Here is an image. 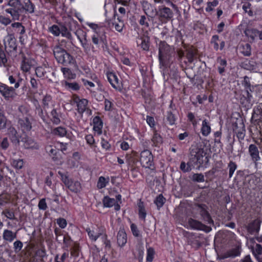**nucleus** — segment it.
I'll return each instance as SVG.
<instances>
[{"mask_svg": "<svg viewBox=\"0 0 262 262\" xmlns=\"http://www.w3.org/2000/svg\"><path fill=\"white\" fill-rule=\"evenodd\" d=\"M30 65L26 61V58H24L21 64V69L23 70L25 72H28L30 69Z\"/></svg>", "mask_w": 262, "mask_h": 262, "instance_id": "680f3d73", "label": "nucleus"}, {"mask_svg": "<svg viewBox=\"0 0 262 262\" xmlns=\"http://www.w3.org/2000/svg\"><path fill=\"white\" fill-rule=\"evenodd\" d=\"M141 48L145 51H148L149 48L148 38H143L141 43Z\"/></svg>", "mask_w": 262, "mask_h": 262, "instance_id": "603ef678", "label": "nucleus"}, {"mask_svg": "<svg viewBox=\"0 0 262 262\" xmlns=\"http://www.w3.org/2000/svg\"><path fill=\"white\" fill-rule=\"evenodd\" d=\"M260 220H254L247 226V230L251 234H257L260 229Z\"/></svg>", "mask_w": 262, "mask_h": 262, "instance_id": "f8f14e48", "label": "nucleus"}, {"mask_svg": "<svg viewBox=\"0 0 262 262\" xmlns=\"http://www.w3.org/2000/svg\"><path fill=\"white\" fill-rule=\"evenodd\" d=\"M191 179L192 181L194 182H203L205 181V178L204 175L202 173H194Z\"/></svg>", "mask_w": 262, "mask_h": 262, "instance_id": "c9c22d12", "label": "nucleus"}, {"mask_svg": "<svg viewBox=\"0 0 262 262\" xmlns=\"http://www.w3.org/2000/svg\"><path fill=\"white\" fill-rule=\"evenodd\" d=\"M253 91L252 93H250L248 90H247V101H249V103L252 104V103L254 101V98L257 96V92L255 87H252Z\"/></svg>", "mask_w": 262, "mask_h": 262, "instance_id": "a878e982", "label": "nucleus"}, {"mask_svg": "<svg viewBox=\"0 0 262 262\" xmlns=\"http://www.w3.org/2000/svg\"><path fill=\"white\" fill-rule=\"evenodd\" d=\"M228 167L229 168V178H231L236 168V165L235 163L231 161L228 164Z\"/></svg>", "mask_w": 262, "mask_h": 262, "instance_id": "09e8293b", "label": "nucleus"}, {"mask_svg": "<svg viewBox=\"0 0 262 262\" xmlns=\"http://www.w3.org/2000/svg\"><path fill=\"white\" fill-rule=\"evenodd\" d=\"M190 160L193 162L195 165L199 164V167L203 165L204 162L203 158L205 157L206 163H208L209 159L206 156V152H205L203 148L194 147L190 150Z\"/></svg>", "mask_w": 262, "mask_h": 262, "instance_id": "7ed1b4c3", "label": "nucleus"}, {"mask_svg": "<svg viewBox=\"0 0 262 262\" xmlns=\"http://www.w3.org/2000/svg\"><path fill=\"white\" fill-rule=\"evenodd\" d=\"M10 139L12 142L15 145L19 144L20 140L16 130L14 128L10 129Z\"/></svg>", "mask_w": 262, "mask_h": 262, "instance_id": "393cba45", "label": "nucleus"}, {"mask_svg": "<svg viewBox=\"0 0 262 262\" xmlns=\"http://www.w3.org/2000/svg\"><path fill=\"white\" fill-rule=\"evenodd\" d=\"M73 102L76 103L77 107L78 112L82 114L86 110L88 101L85 99H80L77 96H74Z\"/></svg>", "mask_w": 262, "mask_h": 262, "instance_id": "ddd939ff", "label": "nucleus"}, {"mask_svg": "<svg viewBox=\"0 0 262 262\" xmlns=\"http://www.w3.org/2000/svg\"><path fill=\"white\" fill-rule=\"evenodd\" d=\"M58 173L59 175L61 177V179L62 182L68 188H69V186L70 185L72 182V180L70 179L68 177L64 174L61 171H58Z\"/></svg>", "mask_w": 262, "mask_h": 262, "instance_id": "e433bc0d", "label": "nucleus"}, {"mask_svg": "<svg viewBox=\"0 0 262 262\" xmlns=\"http://www.w3.org/2000/svg\"><path fill=\"white\" fill-rule=\"evenodd\" d=\"M51 97L49 95H46L42 99L43 102V109L47 112V109L49 108V102L51 100Z\"/></svg>", "mask_w": 262, "mask_h": 262, "instance_id": "79ce46f5", "label": "nucleus"}, {"mask_svg": "<svg viewBox=\"0 0 262 262\" xmlns=\"http://www.w3.org/2000/svg\"><path fill=\"white\" fill-rule=\"evenodd\" d=\"M18 122L24 132L29 131L32 128L31 123L28 118L19 119Z\"/></svg>", "mask_w": 262, "mask_h": 262, "instance_id": "6ab92c4d", "label": "nucleus"}, {"mask_svg": "<svg viewBox=\"0 0 262 262\" xmlns=\"http://www.w3.org/2000/svg\"><path fill=\"white\" fill-rule=\"evenodd\" d=\"M3 237L5 241L11 242L16 237V232L14 233L11 230L6 229L4 231Z\"/></svg>", "mask_w": 262, "mask_h": 262, "instance_id": "aec40b11", "label": "nucleus"}, {"mask_svg": "<svg viewBox=\"0 0 262 262\" xmlns=\"http://www.w3.org/2000/svg\"><path fill=\"white\" fill-rule=\"evenodd\" d=\"M97 186L99 189H101L105 187L106 180L104 177H100L99 178Z\"/></svg>", "mask_w": 262, "mask_h": 262, "instance_id": "8fccbe9b", "label": "nucleus"}, {"mask_svg": "<svg viewBox=\"0 0 262 262\" xmlns=\"http://www.w3.org/2000/svg\"><path fill=\"white\" fill-rule=\"evenodd\" d=\"M219 3L218 1L214 0L212 2L207 3V7L206 8V11H211L213 10L212 7H215Z\"/></svg>", "mask_w": 262, "mask_h": 262, "instance_id": "4d7b16f0", "label": "nucleus"}, {"mask_svg": "<svg viewBox=\"0 0 262 262\" xmlns=\"http://www.w3.org/2000/svg\"><path fill=\"white\" fill-rule=\"evenodd\" d=\"M14 248L15 252H19L23 247V243L20 241H17L14 243Z\"/></svg>", "mask_w": 262, "mask_h": 262, "instance_id": "e2e57ef3", "label": "nucleus"}, {"mask_svg": "<svg viewBox=\"0 0 262 262\" xmlns=\"http://www.w3.org/2000/svg\"><path fill=\"white\" fill-rule=\"evenodd\" d=\"M140 161L143 167L151 168L153 165V156L149 150H144L140 154Z\"/></svg>", "mask_w": 262, "mask_h": 262, "instance_id": "423d86ee", "label": "nucleus"}, {"mask_svg": "<svg viewBox=\"0 0 262 262\" xmlns=\"http://www.w3.org/2000/svg\"><path fill=\"white\" fill-rule=\"evenodd\" d=\"M107 77L108 81L112 86L117 89L118 87V79L117 76L113 73H110L107 74Z\"/></svg>", "mask_w": 262, "mask_h": 262, "instance_id": "5701e85b", "label": "nucleus"}, {"mask_svg": "<svg viewBox=\"0 0 262 262\" xmlns=\"http://www.w3.org/2000/svg\"><path fill=\"white\" fill-rule=\"evenodd\" d=\"M154 254L155 251L154 249L152 248H149L147 249V261H151L153 259Z\"/></svg>", "mask_w": 262, "mask_h": 262, "instance_id": "3c124183", "label": "nucleus"}, {"mask_svg": "<svg viewBox=\"0 0 262 262\" xmlns=\"http://www.w3.org/2000/svg\"><path fill=\"white\" fill-rule=\"evenodd\" d=\"M21 81V79L17 81L14 85V88L10 87L5 84L0 83V93L6 100L10 101L14 99L17 95L15 89L19 86V81Z\"/></svg>", "mask_w": 262, "mask_h": 262, "instance_id": "20e7f679", "label": "nucleus"}, {"mask_svg": "<svg viewBox=\"0 0 262 262\" xmlns=\"http://www.w3.org/2000/svg\"><path fill=\"white\" fill-rule=\"evenodd\" d=\"M219 39V36L217 35H214L212 37L211 43L213 45L214 48L217 50L219 49V45L217 42V40Z\"/></svg>", "mask_w": 262, "mask_h": 262, "instance_id": "0e129e2a", "label": "nucleus"}, {"mask_svg": "<svg viewBox=\"0 0 262 262\" xmlns=\"http://www.w3.org/2000/svg\"><path fill=\"white\" fill-rule=\"evenodd\" d=\"M259 34V31L256 29H247V37H248V40L249 42H252L254 40L255 37H256Z\"/></svg>", "mask_w": 262, "mask_h": 262, "instance_id": "b1692460", "label": "nucleus"}, {"mask_svg": "<svg viewBox=\"0 0 262 262\" xmlns=\"http://www.w3.org/2000/svg\"><path fill=\"white\" fill-rule=\"evenodd\" d=\"M241 253V247L239 245L229 250L227 252L220 255L221 259H225L228 257H234L238 256Z\"/></svg>", "mask_w": 262, "mask_h": 262, "instance_id": "4468645a", "label": "nucleus"}, {"mask_svg": "<svg viewBox=\"0 0 262 262\" xmlns=\"http://www.w3.org/2000/svg\"><path fill=\"white\" fill-rule=\"evenodd\" d=\"M23 4L22 12L25 10L30 13L34 12V5L30 0H21Z\"/></svg>", "mask_w": 262, "mask_h": 262, "instance_id": "a211bd4d", "label": "nucleus"}, {"mask_svg": "<svg viewBox=\"0 0 262 262\" xmlns=\"http://www.w3.org/2000/svg\"><path fill=\"white\" fill-rule=\"evenodd\" d=\"M38 206L40 210H45L47 208V205L46 202V199H41L38 203Z\"/></svg>", "mask_w": 262, "mask_h": 262, "instance_id": "13d9d810", "label": "nucleus"}, {"mask_svg": "<svg viewBox=\"0 0 262 262\" xmlns=\"http://www.w3.org/2000/svg\"><path fill=\"white\" fill-rule=\"evenodd\" d=\"M172 49L165 41H161L159 45V60L160 68L167 67L170 63Z\"/></svg>", "mask_w": 262, "mask_h": 262, "instance_id": "f257e3e1", "label": "nucleus"}, {"mask_svg": "<svg viewBox=\"0 0 262 262\" xmlns=\"http://www.w3.org/2000/svg\"><path fill=\"white\" fill-rule=\"evenodd\" d=\"M35 73L37 77L41 78L45 76L46 71L43 68L39 67L36 68Z\"/></svg>", "mask_w": 262, "mask_h": 262, "instance_id": "a18cd8bd", "label": "nucleus"}, {"mask_svg": "<svg viewBox=\"0 0 262 262\" xmlns=\"http://www.w3.org/2000/svg\"><path fill=\"white\" fill-rule=\"evenodd\" d=\"M144 11L146 15L148 16L153 17L156 15H158V11H157L156 9L150 4L145 6Z\"/></svg>", "mask_w": 262, "mask_h": 262, "instance_id": "412c9836", "label": "nucleus"}, {"mask_svg": "<svg viewBox=\"0 0 262 262\" xmlns=\"http://www.w3.org/2000/svg\"><path fill=\"white\" fill-rule=\"evenodd\" d=\"M127 242V235L124 229H120L117 234V243L123 247Z\"/></svg>", "mask_w": 262, "mask_h": 262, "instance_id": "f3484780", "label": "nucleus"}, {"mask_svg": "<svg viewBox=\"0 0 262 262\" xmlns=\"http://www.w3.org/2000/svg\"><path fill=\"white\" fill-rule=\"evenodd\" d=\"M111 24L112 25V26H115V29L118 32H121L122 30L123 27L124 26L123 23L120 20L119 23H117L116 22H112V21L110 20L108 22V25L110 27H111Z\"/></svg>", "mask_w": 262, "mask_h": 262, "instance_id": "4c0bfd02", "label": "nucleus"}, {"mask_svg": "<svg viewBox=\"0 0 262 262\" xmlns=\"http://www.w3.org/2000/svg\"><path fill=\"white\" fill-rule=\"evenodd\" d=\"M86 231L88 232L89 237L93 241H96L102 234L101 233L96 232L94 230H91L90 228H87Z\"/></svg>", "mask_w": 262, "mask_h": 262, "instance_id": "c756f323", "label": "nucleus"}, {"mask_svg": "<svg viewBox=\"0 0 262 262\" xmlns=\"http://www.w3.org/2000/svg\"><path fill=\"white\" fill-rule=\"evenodd\" d=\"M248 178V187L252 189H254L258 182L257 179L254 176H249Z\"/></svg>", "mask_w": 262, "mask_h": 262, "instance_id": "7c9ffc66", "label": "nucleus"}, {"mask_svg": "<svg viewBox=\"0 0 262 262\" xmlns=\"http://www.w3.org/2000/svg\"><path fill=\"white\" fill-rule=\"evenodd\" d=\"M248 152L252 161L256 165V163L260 159L259 147L255 144H251L248 148Z\"/></svg>", "mask_w": 262, "mask_h": 262, "instance_id": "1a4fd4ad", "label": "nucleus"}, {"mask_svg": "<svg viewBox=\"0 0 262 262\" xmlns=\"http://www.w3.org/2000/svg\"><path fill=\"white\" fill-rule=\"evenodd\" d=\"M12 166L18 169H21L23 166V161L22 160H13L12 162Z\"/></svg>", "mask_w": 262, "mask_h": 262, "instance_id": "de8ad7c7", "label": "nucleus"}, {"mask_svg": "<svg viewBox=\"0 0 262 262\" xmlns=\"http://www.w3.org/2000/svg\"><path fill=\"white\" fill-rule=\"evenodd\" d=\"M64 85L67 88L74 91H77L79 89V84L77 82H69L65 81Z\"/></svg>", "mask_w": 262, "mask_h": 262, "instance_id": "ea45409f", "label": "nucleus"}, {"mask_svg": "<svg viewBox=\"0 0 262 262\" xmlns=\"http://www.w3.org/2000/svg\"><path fill=\"white\" fill-rule=\"evenodd\" d=\"M5 48L8 54L15 55L17 50L16 40L12 35H9L5 42Z\"/></svg>", "mask_w": 262, "mask_h": 262, "instance_id": "0eeeda50", "label": "nucleus"}, {"mask_svg": "<svg viewBox=\"0 0 262 262\" xmlns=\"http://www.w3.org/2000/svg\"><path fill=\"white\" fill-rule=\"evenodd\" d=\"M151 140L155 146H159L163 143V139L162 137L157 133V131L155 132Z\"/></svg>", "mask_w": 262, "mask_h": 262, "instance_id": "bb28decb", "label": "nucleus"}, {"mask_svg": "<svg viewBox=\"0 0 262 262\" xmlns=\"http://www.w3.org/2000/svg\"><path fill=\"white\" fill-rule=\"evenodd\" d=\"M130 228H131L132 232L135 236H136V237L139 236V235H140L139 230H138L137 226L135 224H132L130 226Z\"/></svg>", "mask_w": 262, "mask_h": 262, "instance_id": "052dcab7", "label": "nucleus"}, {"mask_svg": "<svg viewBox=\"0 0 262 262\" xmlns=\"http://www.w3.org/2000/svg\"><path fill=\"white\" fill-rule=\"evenodd\" d=\"M21 141L24 143V146L27 149H38L39 148V146L37 143L31 137L27 136L23 137Z\"/></svg>", "mask_w": 262, "mask_h": 262, "instance_id": "dca6fc26", "label": "nucleus"}, {"mask_svg": "<svg viewBox=\"0 0 262 262\" xmlns=\"http://www.w3.org/2000/svg\"><path fill=\"white\" fill-rule=\"evenodd\" d=\"M116 203V201L114 199H111L106 196L103 199V206L105 207H111Z\"/></svg>", "mask_w": 262, "mask_h": 262, "instance_id": "cd10ccee", "label": "nucleus"}, {"mask_svg": "<svg viewBox=\"0 0 262 262\" xmlns=\"http://www.w3.org/2000/svg\"><path fill=\"white\" fill-rule=\"evenodd\" d=\"M57 223L58 224L59 226L61 228H64L67 225L66 220L63 218L58 219L57 220Z\"/></svg>", "mask_w": 262, "mask_h": 262, "instance_id": "69168bd1", "label": "nucleus"}, {"mask_svg": "<svg viewBox=\"0 0 262 262\" xmlns=\"http://www.w3.org/2000/svg\"><path fill=\"white\" fill-rule=\"evenodd\" d=\"M53 51L54 57L58 63L65 66L73 63V57L61 47L59 46H55Z\"/></svg>", "mask_w": 262, "mask_h": 262, "instance_id": "f03ea898", "label": "nucleus"}, {"mask_svg": "<svg viewBox=\"0 0 262 262\" xmlns=\"http://www.w3.org/2000/svg\"><path fill=\"white\" fill-rule=\"evenodd\" d=\"M51 116L52 117L51 120L54 123L56 124L59 123L60 120L58 117V115L56 110L53 109L51 111Z\"/></svg>", "mask_w": 262, "mask_h": 262, "instance_id": "a19ab883", "label": "nucleus"}, {"mask_svg": "<svg viewBox=\"0 0 262 262\" xmlns=\"http://www.w3.org/2000/svg\"><path fill=\"white\" fill-rule=\"evenodd\" d=\"M165 198L162 194H159L154 201V203L157 206L158 209L161 208L165 202Z\"/></svg>", "mask_w": 262, "mask_h": 262, "instance_id": "473e14b6", "label": "nucleus"}, {"mask_svg": "<svg viewBox=\"0 0 262 262\" xmlns=\"http://www.w3.org/2000/svg\"><path fill=\"white\" fill-rule=\"evenodd\" d=\"M196 205L199 209V213L201 216L202 220L208 224H213V221L209 212L207 211L206 209V205L200 204H197Z\"/></svg>", "mask_w": 262, "mask_h": 262, "instance_id": "9d476101", "label": "nucleus"}, {"mask_svg": "<svg viewBox=\"0 0 262 262\" xmlns=\"http://www.w3.org/2000/svg\"><path fill=\"white\" fill-rule=\"evenodd\" d=\"M52 133L55 135H58L60 137H63L67 134V130L65 128L62 127H58L54 128Z\"/></svg>", "mask_w": 262, "mask_h": 262, "instance_id": "f704fd0d", "label": "nucleus"}, {"mask_svg": "<svg viewBox=\"0 0 262 262\" xmlns=\"http://www.w3.org/2000/svg\"><path fill=\"white\" fill-rule=\"evenodd\" d=\"M49 31L55 36H58L60 35V25L58 26L57 25H54L50 28H49Z\"/></svg>", "mask_w": 262, "mask_h": 262, "instance_id": "c03bdc74", "label": "nucleus"}, {"mask_svg": "<svg viewBox=\"0 0 262 262\" xmlns=\"http://www.w3.org/2000/svg\"><path fill=\"white\" fill-rule=\"evenodd\" d=\"M194 56V53L192 50H188L186 54V57L190 63H192L193 61V58Z\"/></svg>", "mask_w": 262, "mask_h": 262, "instance_id": "338daca9", "label": "nucleus"}, {"mask_svg": "<svg viewBox=\"0 0 262 262\" xmlns=\"http://www.w3.org/2000/svg\"><path fill=\"white\" fill-rule=\"evenodd\" d=\"M158 16L161 21H167L173 17V12L169 8L164 7L159 9Z\"/></svg>", "mask_w": 262, "mask_h": 262, "instance_id": "9b49d317", "label": "nucleus"}, {"mask_svg": "<svg viewBox=\"0 0 262 262\" xmlns=\"http://www.w3.org/2000/svg\"><path fill=\"white\" fill-rule=\"evenodd\" d=\"M251 249L253 254L256 257L257 259L258 258V256L262 253V247L260 244H256L255 246L251 247Z\"/></svg>", "mask_w": 262, "mask_h": 262, "instance_id": "2f4dec72", "label": "nucleus"}, {"mask_svg": "<svg viewBox=\"0 0 262 262\" xmlns=\"http://www.w3.org/2000/svg\"><path fill=\"white\" fill-rule=\"evenodd\" d=\"M6 118L1 112H0V129H3L6 127Z\"/></svg>", "mask_w": 262, "mask_h": 262, "instance_id": "5fc2aeb1", "label": "nucleus"}, {"mask_svg": "<svg viewBox=\"0 0 262 262\" xmlns=\"http://www.w3.org/2000/svg\"><path fill=\"white\" fill-rule=\"evenodd\" d=\"M68 188L73 192H78L80 191L81 186L78 181H72Z\"/></svg>", "mask_w": 262, "mask_h": 262, "instance_id": "c85d7f7f", "label": "nucleus"}, {"mask_svg": "<svg viewBox=\"0 0 262 262\" xmlns=\"http://www.w3.org/2000/svg\"><path fill=\"white\" fill-rule=\"evenodd\" d=\"M211 132V127L209 122L206 119L203 121L201 132L204 136H207Z\"/></svg>", "mask_w": 262, "mask_h": 262, "instance_id": "4be33fe9", "label": "nucleus"}, {"mask_svg": "<svg viewBox=\"0 0 262 262\" xmlns=\"http://www.w3.org/2000/svg\"><path fill=\"white\" fill-rule=\"evenodd\" d=\"M60 32L62 36L66 37L69 39H72V35L68 31L67 28L64 25L60 24Z\"/></svg>", "mask_w": 262, "mask_h": 262, "instance_id": "72a5a7b5", "label": "nucleus"}, {"mask_svg": "<svg viewBox=\"0 0 262 262\" xmlns=\"http://www.w3.org/2000/svg\"><path fill=\"white\" fill-rule=\"evenodd\" d=\"M7 62V59L5 53L2 48L0 47V63H2L4 65H5Z\"/></svg>", "mask_w": 262, "mask_h": 262, "instance_id": "6e6d98bb", "label": "nucleus"}, {"mask_svg": "<svg viewBox=\"0 0 262 262\" xmlns=\"http://www.w3.org/2000/svg\"><path fill=\"white\" fill-rule=\"evenodd\" d=\"M188 224L192 229L198 230H202L206 233L210 232L212 230V228L210 227L207 226L203 224L202 222L192 218H189L188 219Z\"/></svg>", "mask_w": 262, "mask_h": 262, "instance_id": "6e6552de", "label": "nucleus"}, {"mask_svg": "<svg viewBox=\"0 0 262 262\" xmlns=\"http://www.w3.org/2000/svg\"><path fill=\"white\" fill-rule=\"evenodd\" d=\"M46 150L54 161H56L60 160V155L59 150L57 149L55 146L51 145H48L46 147Z\"/></svg>", "mask_w": 262, "mask_h": 262, "instance_id": "2eb2a0df", "label": "nucleus"}, {"mask_svg": "<svg viewBox=\"0 0 262 262\" xmlns=\"http://www.w3.org/2000/svg\"><path fill=\"white\" fill-rule=\"evenodd\" d=\"M180 169L183 172H188L191 170V168L189 165V163H187V165L184 162H182L180 165Z\"/></svg>", "mask_w": 262, "mask_h": 262, "instance_id": "864d4df0", "label": "nucleus"}, {"mask_svg": "<svg viewBox=\"0 0 262 262\" xmlns=\"http://www.w3.org/2000/svg\"><path fill=\"white\" fill-rule=\"evenodd\" d=\"M166 116L167 120L170 125L174 124L176 121L175 117L171 112H167Z\"/></svg>", "mask_w": 262, "mask_h": 262, "instance_id": "49530a36", "label": "nucleus"}, {"mask_svg": "<svg viewBox=\"0 0 262 262\" xmlns=\"http://www.w3.org/2000/svg\"><path fill=\"white\" fill-rule=\"evenodd\" d=\"M9 142L7 138H3L0 141V147L3 150H6L9 147Z\"/></svg>", "mask_w": 262, "mask_h": 262, "instance_id": "37998d69", "label": "nucleus"}, {"mask_svg": "<svg viewBox=\"0 0 262 262\" xmlns=\"http://www.w3.org/2000/svg\"><path fill=\"white\" fill-rule=\"evenodd\" d=\"M8 5L10 7L6 12L11 14L14 19H18L22 13L23 4L21 0H10Z\"/></svg>", "mask_w": 262, "mask_h": 262, "instance_id": "39448f33", "label": "nucleus"}, {"mask_svg": "<svg viewBox=\"0 0 262 262\" xmlns=\"http://www.w3.org/2000/svg\"><path fill=\"white\" fill-rule=\"evenodd\" d=\"M138 207H139V215L140 217L142 218L143 220H145L146 215V211H145V209L144 205H143V203L140 202L138 205Z\"/></svg>", "mask_w": 262, "mask_h": 262, "instance_id": "58836bf2", "label": "nucleus"}, {"mask_svg": "<svg viewBox=\"0 0 262 262\" xmlns=\"http://www.w3.org/2000/svg\"><path fill=\"white\" fill-rule=\"evenodd\" d=\"M258 111L259 112V115H260L259 118L255 119V115H253L251 119L253 120L255 119V121L260 120H262V103L260 104L258 106Z\"/></svg>", "mask_w": 262, "mask_h": 262, "instance_id": "774afa93", "label": "nucleus"}, {"mask_svg": "<svg viewBox=\"0 0 262 262\" xmlns=\"http://www.w3.org/2000/svg\"><path fill=\"white\" fill-rule=\"evenodd\" d=\"M190 245L194 248L198 249L202 246V243L198 239L195 238L190 242Z\"/></svg>", "mask_w": 262, "mask_h": 262, "instance_id": "bf43d9fd", "label": "nucleus"}]
</instances>
